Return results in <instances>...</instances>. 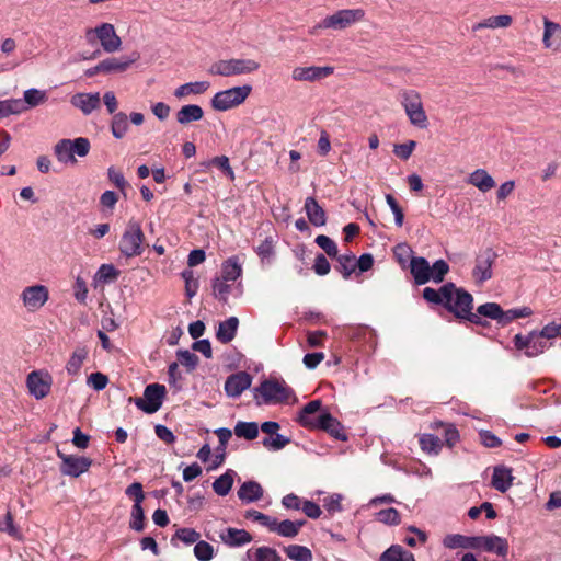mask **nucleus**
<instances>
[{"label":"nucleus","instance_id":"nucleus-30","mask_svg":"<svg viewBox=\"0 0 561 561\" xmlns=\"http://www.w3.org/2000/svg\"><path fill=\"white\" fill-rule=\"evenodd\" d=\"M239 320L237 317H230L220 322L216 332L217 340L224 344L231 342L237 334Z\"/></svg>","mask_w":561,"mask_h":561},{"label":"nucleus","instance_id":"nucleus-53","mask_svg":"<svg viewBox=\"0 0 561 561\" xmlns=\"http://www.w3.org/2000/svg\"><path fill=\"white\" fill-rule=\"evenodd\" d=\"M262 444L268 450L276 451V450L283 449L286 445H288L289 438H287L286 436H284L282 434H278V432H277L273 436L263 438Z\"/></svg>","mask_w":561,"mask_h":561},{"label":"nucleus","instance_id":"nucleus-51","mask_svg":"<svg viewBox=\"0 0 561 561\" xmlns=\"http://www.w3.org/2000/svg\"><path fill=\"white\" fill-rule=\"evenodd\" d=\"M375 518L387 526H397L401 523L400 513L393 507L377 512Z\"/></svg>","mask_w":561,"mask_h":561},{"label":"nucleus","instance_id":"nucleus-60","mask_svg":"<svg viewBox=\"0 0 561 561\" xmlns=\"http://www.w3.org/2000/svg\"><path fill=\"white\" fill-rule=\"evenodd\" d=\"M416 147V141L409 140L404 144L394 145L393 153L401 160H408Z\"/></svg>","mask_w":561,"mask_h":561},{"label":"nucleus","instance_id":"nucleus-26","mask_svg":"<svg viewBox=\"0 0 561 561\" xmlns=\"http://www.w3.org/2000/svg\"><path fill=\"white\" fill-rule=\"evenodd\" d=\"M210 88L209 81H194L179 85L173 95L179 99H187L192 95L204 94Z\"/></svg>","mask_w":561,"mask_h":561},{"label":"nucleus","instance_id":"nucleus-6","mask_svg":"<svg viewBox=\"0 0 561 561\" xmlns=\"http://www.w3.org/2000/svg\"><path fill=\"white\" fill-rule=\"evenodd\" d=\"M260 64L254 59L232 58L219 60L211 65L209 72L216 76L231 77L255 72Z\"/></svg>","mask_w":561,"mask_h":561},{"label":"nucleus","instance_id":"nucleus-44","mask_svg":"<svg viewBox=\"0 0 561 561\" xmlns=\"http://www.w3.org/2000/svg\"><path fill=\"white\" fill-rule=\"evenodd\" d=\"M25 112V105L21 99H8L0 101V118L18 115Z\"/></svg>","mask_w":561,"mask_h":561},{"label":"nucleus","instance_id":"nucleus-55","mask_svg":"<svg viewBox=\"0 0 561 561\" xmlns=\"http://www.w3.org/2000/svg\"><path fill=\"white\" fill-rule=\"evenodd\" d=\"M255 252L263 263H270L272 257L274 256L273 240L271 238H266L256 247Z\"/></svg>","mask_w":561,"mask_h":561},{"label":"nucleus","instance_id":"nucleus-64","mask_svg":"<svg viewBox=\"0 0 561 561\" xmlns=\"http://www.w3.org/2000/svg\"><path fill=\"white\" fill-rule=\"evenodd\" d=\"M108 180L122 192L127 187V181L125 180L123 173L117 170L115 167H110L107 169Z\"/></svg>","mask_w":561,"mask_h":561},{"label":"nucleus","instance_id":"nucleus-14","mask_svg":"<svg viewBox=\"0 0 561 561\" xmlns=\"http://www.w3.org/2000/svg\"><path fill=\"white\" fill-rule=\"evenodd\" d=\"M497 254L490 248L479 252L474 261L472 277L477 284H483L493 276L492 266Z\"/></svg>","mask_w":561,"mask_h":561},{"label":"nucleus","instance_id":"nucleus-16","mask_svg":"<svg viewBox=\"0 0 561 561\" xmlns=\"http://www.w3.org/2000/svg\"><path fill=\"white\" fill-rule=\"evenodd\" d=\"M334 72L331 66H309L296 67L293 69L291 78L294 81L316 82L328 78Z\"/></svg>","mask_w":561,"mask_h":561},{"label":"nucleus","instance_id":"nucleus-46","mask_svg":"<svg viewBox=\"0 0 561 561\" xmlns=\"http://www.w3.org/2000/svg\"><path fill=\"white\" fill-rule=\"evenodd\" d=\"M421 449L428 455H438L442 449L440 439L433 434H422L419 438Z\"/></svg>","mask_w":561,"mask_h":561},{"label":"nucleus","instance_id":"nucleus-5","mask_svg":"<svg viewBox=\"0 0 561 561\" xmlns=\"http://www.w3.org/2000/svg\"><path fill=\"white\" fill-rule=\"evenodd\" d=\"M90 141L85 137L75 139H60L54 146V154L64 164H76V156L84 158L90 152Z\"/></svg>","mask_w":561,"mask_h":561},{"label":"nucleus","instance_id":"nucleus-34","mask_svg":"<svg viewBox=\"0 0 561 561\" xmlns=\"http://www.w3.org/2000/svg\"><path fill=\"white\" fill-rule=\"evenodd\" d=\"M242 274V266L237 256H231L226 260L221 265V278L238 283L237 279Z\"/></svg>","mask_w":561,"mask_h":561},{"label":"nucleus","instance_id":"nucleus-50","mask_svg":"<svg viewBox=\"0 0 561 561\" xmlns=\"http://www.w3.org/2000/svg\"><path fill=\"white\" fill-rule=\"evenodd\" d=\"M287 557L294 561H311L312 552L309 548L299 545H290L285 548Z\"/></svg>","mask_w":561,"mask_h":561},{"label":"nucleus","instance_id":"nucleus-7","mask_svg":"<svg viewBox=\"0 0 561 561\" xmlns=\"http://www.w3.org/2000/svg\"><path fill=\"white\" fill-rule=\"evenodd\" d=\"M145 236L141 226L136 220H129L119 241V251L126 257L138 256L142 253Z\"/></svg>","mask_w":561,"mask_h":561},{"label":"nucleus","instance_id":"nucleus-12","mask_svg":"<svg viewBox=\"0 0 561 561\" xmlns=\"http://www.w3.org/2000/svg\"><path fill=\"white\" fill-rule=\"evenodd\" d=\"M53 386V377L45 369L31 371L26 377V387L32 397L36 400L46 398Z\"/></svg>","mask_w":561,"mask_h":561},{"label":"nucleus","instance_id":"nucleus-18","mask_svg":"<svg viewBox=\"0 0 561 561\" xmlns=\"http://www.w3.org/2000/svg\"><path fill=\"white\" fill-rule=\"evenodd\" d=\"M478 549L495 553L500 557H506L508 553V542L505 538L496 535L478 536Z\"/></svg>","mask_w":561,"mask_h":561},{"label":"nucleus","instance_id":"nucleus-31","mask_svg":"<svg viewBox=\"0 0 561 561\" xmlns=\"http://www.w3.org/2000/svg\"><path fill=\"white\" fill-rule=\"evenodd\" d=\"M238 496L244 503L256 502L262 499L263 489L255 481H247L238 490Z\"/></svg>","mask_w":561,"mask_h":561},{"label":"nucleus","instance_id":"nucleus-37","mask_svg":"<svg viewBox=\"0 0 561 561\" xmlns=\"http://www.w3.org/2000/svg\"><path fill=\"white\" fill-rule=\"evenodd\" d=\"M236 471L228 469L224 474L213 482V490L219 496L227 495L233 485Z\"/></svg>","mask_w":561,"mask_h":561},{"label":"nucleus","instance_id":"nucleus-9","mask_svg":"<svg viewBox=\"0 0 561 561\" xmlns=\"http://www.w3.org/2000/svg\"><path fill=\"white\" fill-rule=\"evenodd\" d=\"M85 38L89 43H93L94 38H98L103 50L108 54L118 51L122 47V39L111 23H102L94 28H88Z\"/></svg>","mask_w":561,"mask_h":561},{"label":"nucleus","instance_id":"nucleus-39","mask_svg":"<svg viewBox=\"0 0 561 561\" xmlns=\"http://www.w3.org/2000/svg\"><path fill=\"white\" fill-rule=\"evenodd\" d=\"M529 351L527 357H536L542 354L546 350L551 347V342L546 341L541 337L537 331H533L528 334Z\"/></svg>","mask_w":561,"mask_h":561},{"label":"nucleus","instance_id":"nucleus-36","mask_svg":"<svg viewBox=\"0 0 561 561\" xmlns=\"http://www.w3.org/2000/svg\"><path fill=\"white\" fill-rule=\"evenodd\" d=\"M380 561H415L413 553L400 545H392L380 556Z\"/></svg>","mask_w":561,"mask_h":561},{"label":"nucleus","instance_id":"nucleus-63","mask_svg":"<svg viewBox=\"0 0 561 561\" xmlns=\"http://www.w3.org/2000/svg\"><path fill=\"white\" fill-rule=\"evenodd\" d=\"M175 537L186 545L196 543L201 535L193 528H181L175 533Z\"/></svg>","mask_w":561,"mask_h":561},{"label":"nucleus","instance_id":"nucleus-32","mask_svg":"<svg viewBox=\"0 0 561 561\" xmlns=\"http://www.w3.org/2000/svg\"><path fill=\"white\" fill-rule=\"evenodd\" d=\"M204 116L203 108L197 104H187L182 106L176 113V121L181 125H187L201 121Z\"/></svg>","mask_w":561,"mask_h":561},{"label":"nucleus","instance_id":"nucleus-27","mask_svg":"<svg viewBox=\"0 0 561 561\" xmlns=\"http://www.w3.org/2000/svg\"><path fill=\"white\" fill-rule=\"evenodd\" d=\"M305 211L309 221L316 227H322L327 222L324 209L313 197H307L305 201Z\"/></svg>","mask_w":561,"mask_h":561},{"label":"nucleus","instance_id":"nucleus-56","mask_svg":"<svg viewBox=\"0 0 561 561\" xmlns=\"http://www.w3.org/2000/svg\"><path fill=\"white\" fill-rule=\"evenodd\" d=\"M448 271V264L444 260H437L432 266H430L431 280L435 283L443 282Z\"/></svg>","mask_w":561,"mask_h":561},{"label":"nucleus","instance_id":"nucleus-13","mask_svg":"<svg viewBox=\"0 0 561 561\" xmlns=\"http://www.w3.org/2000/svg\"><path fill=\"white\" fill-rule=\"evenodd\" d=\"M20 298L28 312H36L48 301L49 290L41 284L27 286L21 291Z\"/></svg>","mask_w":561,"mask_h":561},{"label":"nucleus","instance_id":"nucleus-24","mask_svg":"<svg viewBox=\"0 0 561 561\" xmlns=\"http://www.w3.org/2000/svg\"><path fill=\"white\" fill-rule=\"evenodd\" d=\"M219 537L229 547H241L252 541V536L247 530L232 527L221 530Z\"/></svg>","mask_w":561,"mask_h":561},{"label":"nucleus","instance_id":"nucleus-41","mask_svg":"<svg viewBox=\"0 0 561 561\" xmlns=\"http://www.w3.org/2000/svg\"><path fill=\"white\" fill-rule=\"evenodd\" d=\"M88 357V351L85 347H77L71 354L67 365L66 370L69 375L76 376L79 374L83 362Z\"/></svg>","mask_w":561,"mask_h":561},{"label":"nucleus","instance_id":"nucleus-58","mask_svg":"<svg viewBox=\"0 0 561 561\" xmlns=\"http://www.w3.org/2000/svg\"><path fill=\"white\" fill-rule=\"evenodd\" d=\"M245 517L249 519H252L254 522H257L260 525L266 527L270 531L272 529V526L274 525V517H271L268 515H265L259 511L255 510H249L245 513Z\"/></svg>","mask_w":561,"mask_h":561},{"label":"nucleus","instance_id":"nucleus-8","mask_svg":"<svg viewBox=\"0 0 561 561\" xmlns=\"http://www.w3.org/2000/svg\"><path fill=\"white\" fill-rule=\"evenodd\" d=\"M252 87L244 84L217 92L211 99V106L216 111L225 112L242 104L250 95Z\"/></svg>","mask_w":561,"mask_h":561},{"label":"nucleus","instance_id":"nucleus-48","mask_svg":"<svg viewBox=\"0 0 561 561\" xmlns=\"http://www.w3.org/2000/svg\"><path fill=\"white\" fill-rule=\"evenodd\" d=\"M234 434L238 437L253 440L259 435V425L255 422H238L234 426Z\"/></svg>","mask_w":561,"mask_h":561},{"label":"nucleus","instance_id":"nucleus-10","mask_svg":"<svg viewBox=\"0 0 561 561\" xmlns=\"http://www.w3.org/2000/svg\"><path fill=\"white\" fill-rule=\"evenodd\" d=\"M365 19V11L357 9H342L324 18V26L328 30L343 31Z\"/></svg>","mask_w":561,"mask_h":561},{"label":"nucleus","instance_id":"nucleus-45","mask_svg":"<svg viewBox=\"0 0 561 561\" xmlns=\"http://www.w3.org/2000/svg\"><path fill=\"white\" fill-rule=\"evenodd\" d=\"M25 112V105L21 99H8L0 101V118L18 115Z\"/></svg>","mask_w":561,"mask_h":561},{"label":"nucleus","instance_id":"nucleus-42","mask_svg":"<svg viewBox=\"0 0 561 561\" xmlns=\"http://www.w3.org/2000/svg\"><path fill=\"white\" fill-rule=\"evenodd\" d=\"M22 103L25 105V111L32 107H36L47 101V94L43 90L35 88L25 90L23 93Z\"/></svg>","mask_w":561,"mask_h":561},{"label":"nucleus","instance_id":"nucleus-61","mask_svg":"<svg viewBox=\"0 0 561 561\" xmlns=\"http://www.w3.org/2000/svg\"><path fill=\"white\" fill-rule=\"evenodd\" d=\"M108 383V378L102 373H92L88 379L87 385L95 391L103 390Z\"/></svg>","mask_w":561,"mask_h":561},{"label":"nucleus","instance_id":"nucleus-20","mask_svg":"<svg viewBox=\"0 0 561 561\" xmlns=\"http://www.w3.org/2000/svg\"><path fill=\"white\" fill-rule=\"evenodd\" d=\"M542 45L546 49L559 50L561 47V25L543 18Z\"/></svg>","mask_w":561,"mask_h":561},{"label":"nucleus","instance_id":"nucleus-3","mask_svg":"<svg viewBox=\"0 0 561 561\" xmlns=\"http://www.w3.org/2000/svg\"><path fill=\"white\" fill-rule=\"evenodd\" d=\"M399 100L410 124L420 129L426 128L428 118L420 92L414 89H403L399 92Z\"/></svg>","mask_w":561,"mask_h":561},{"label":"nucleus","instance_id":"nucleus-52","mask_svg":"<svg viewBox=\"0 0 561 561\" xmlns=\"http://www.w3.org/2000/svg\"><path fill=\"white\" fill-rule=\"evenodd\" d=\"M533 314V310L529 307L514 308L506 311H502L501 325H507L512 321L519 318H527Z\"/></svg>","mask_w":561,"mask_h":561},{"label":"nucleus","instance_id":"nucleus-38","mask_svg":"<svg viewBox=\"0 0 561 561\" xmlns=\"http://www.w3.org/2000/svg\"><path fill=\"white\" fill-rule=\"evenodd\" d=\"M247 558L250 561H282L280 556L275 549L265 546L249 549L247 551Z\"/></svg>","mask_w":561,"mask_h":561},{"label":"nucleus","instance_id":"nucleus-25","mask_svg":"<svg viewBox=\"0 0 561 561\" xmlns=\"http://www.w3.org/2000/svg\"><path fill=\"white\" fill-rule=\"evenodd\" d=\"M512 469L497 466L493 469L491 485L501 493H505L513 484Z\"/></svg>","mask_w":561,"mask_h":561},{"label":"nucleus","instance_id":"nucleus-17","mask_svg":"<svg viewBox=\"0 0 561 561\" xmlns=\"http://www.w3.org/2000/svg\"><path fill=\"white\" fill-rule=\"evenodd\" d=\"M213 294L217 299L226 302L231 296L234 298L241 297L243 286L241 282L233 283L221 277H216L213 282Z\"/></svg>","mask_w":561,"mask_h":561},{"label":"nucleus","instance_id":"nucleus-11","mask_svg":"<svg viewBox=\"0 0 561 561\" xmlns=\"http://www.w3.org/2000/svg\"><path fill=\"white\" fill-rule=\"evenodd\" d=\"M165 393L167 389L163 385L151 383L145 388L144 396L135 398L134 402L141 411L152 414L161 408Z\"/></svg>","mask_w":561,"mask_h":561},{"label":"nucleus","instance_id":"nucleus-40","mask_svg":"<svg viewBox=\"0 0 561 561\" xmlns=\"http://www.w3.org/2000/svg\"><path fill=\"white\" fill-rule=\"evenodd\" d=\"M129 129L128 116L124 112H117L113 115L111 122V131L116 139L125 137Z\"/></svg>","mask_w":561,"mask_h":561},{"label":"nucleus","instance_id":"nucleus-4","mask_svg":"<svg viewBox=\"0 0 561 561\" xmlns=\"http://www.w3.org/2000/svg\"><path fill=\"white\" fill-rule=\"evenodd\" d=\"M291 396L293 390L284 380L267 379L254 388V400L257 405L283 403Z\"/></svg>","mask_w":561,"mask_h":561},{"label":"nucleus","instance_id":"nucleus-47","mask_svg":"<svg viewBox=\"0 0 561 561\" xmlns=\"http://www.w3.org/2000/svg\"><path fill=\"white\" fill-rule=\"evenodd\" d=\"M119 272L113 264H102L95 273L94 280L99 284H108L118 277Z\"/></svg>","mask_w":561,"mask_h":561},{"label":"nucleus","instance_id":"nucleus-33","mask_svg":"<svg viewBox=\"0 0 561 561\" xmlns=\"http://www.w3.org/2000/svg\"><path fill=\"white\" fill-rule=\"evenodd\" d=\"M304 524L305 520L293 522L289 519H285L278 523L277 519L275 518L271 531L277 533L282 537L294 538L295 536H297Z\"/></svg>","mask_w":561,"mask_h":561},{"label":"nucleus","instance_id":"nucleus-49","mask_svg":"<svg viewBox=\"0 0 561 561\" xmlns=\"http://www.w3.org/2000/svg\"><path fill=\"white\" fill-rule=\"evenodd\" d=\"M503 309L496 302H486L480 305L477 309V313L480 318L485 317L492 320H496L499 324H501Z\"/></svg>","mask_w":561,"mask_h":561},{"label":"nucleus","instance_id":"nucleus-35","mask_svg":"<svg viewBox=\"0 0 561 561\" xmlns=\"http://www.w3.org/2000/svg\"><path fill=\"white\" fill-rule=\"evenodd\" d=\"M513 22V19L511 15L503 14V15H495L484 19L483 21L474 24L472 26L473 31H479L482 28H506L508 27Z\"/></svg>","mask_w":561,"mask_h":561},{"label":"nucleus","instance_id":"nucleus-2","mask_svg":"<svg viewBox=\"0 0 561 561\" xmlns=\"http://www.w3.org/2000/svg\"><path fill=\"white\" fill-rule=\"evenodd\" d=\"M451 289L446 294L444 307L451 312L455 317L462 320H468L474 324L484 325L482 319L472 312L473 298L472 295L462 288L456 287L451 283Z\"/></svg>","mask_w":561,"mask_h":561},{"label":"nucleus","instance_id":"nucleus-19","mask_svg":"<svg viewBox=\"0 0 561 561\" xmlns=\"http://www.w3.org/2000/svg\"><path fill=\"white\" fill-rule=\"evenodd\" d=\"M251 383L252 377L245 371H240L227 378L225 391L228 397L238 398L244 390L250 388Z\"/></svg>","mask_w":561,"mask_h":561},{"label":"nucleus","instance_id":"nucleus-43","mask_svg":"<svg viewBox=\"0 0 561 561\" xmlns=\"http://www.w3.org/2000/svg\"><path fill=\"white\" fill-rule=\"evenodd\" d=\"M451 288V283L443 285L439 289L426 287L423 289V298L428 302L444 306L446 294Z\"/></svg>","mask_w":561,"mask_h":561},{"label":"nucleus","instance_id":"nucleus-22","mask_svg":"<svg viewBox=\"0 0 561 561\" xmlns=\"http://www.w3.org/2000/svg\"><path fill=\"white\" fill-rule=\"evenodd\" d=\"M138 59V55L134 54L130 57H110L103 59V73L104 75H115L123 73L129 69V67Z\"/></svg>","mask_w":561,"mask_h":561},{"label":"nucleus","instance_id":"nucleus-1","mask_svg":"<svg viewBox=\"0 0 561 561\" xmlns=\"http://www.w3.org/2000/svg\"><path fill=\"white\" fill-rule=\"evenodd\" d=\"M320 408V400H313L307 403L298 414L297 421L299 424L310 430L325 431L334 438L345 442L347 439V435L337 419L332 416L329 412L321 413L317 417L313 416Z\"/></svg>","mask_w":561,"mask_h":561},{"label":"nucleus","instance_id":"nucleus-59","mask_svg":"<svg viewBox=\"0 0 561 561\" xmlns=\"http://www.w3.org/2000/svg\"><path fill=\"white\" fill-rule=\"evenodd\" d=\"M316 243L331 257H335L337 255V247L335 242L324 236L320 234L316 238Z\"/></svg>","mask_w":561,"mask_h":561},{"label":"nucleus","instance_id":"nucleus-28","mask_svg":"<svg viewBox=\"0 0 561 561\" xmlns=\"http://www.w3.org/2000/svg\"><path fill=\"white\" fill-rule=\"evenodd\" d=\"M410 268L417 285H423L431 280L430 264L426 259L421 256L412 257Z\"/></svg>","mask_w":561,"mask_h":561},{"label":"nucleus","instance_id":"nucleus-54","mask_svg":"<svg viewBox=\"0 0 561 561\" xmlns=\"http://www.w3.org/2000/svg\"><path fill=\"white\" fill-rule=\"evenodd\" d=\"M194 556L199 561H209L214 557V548L210 543L198 540L194 547Z\"/></svg>","mask_w":561,"mask_h":561},{"label":"nucleus","instance_id":"nucleus-23","mask_svg":"<svg viewBox=\"0 0 561 561\" xmlns=\"http://www.w3.org/2000/svg\"><path fill=\"white\" fill-rule=\"evenodd\" d=\"M466 182L478 188L481 193H486L496 185L495 180L485 169H476L469 173Z\"/></svg>","mask_w":561,"mask_h":561},{"label":"nucleus","instance_id":"nucleus-57","mask_svg":"<svg viewBox=\"0 0 561 561\" xmlns=\"http://www.w3.org/2000/svg\"><path fill=\"white\" fill-rule=\"evenodd\" d=\"M129 526L136 531H141L145 527V513L141 505L134 504L131 508V518Z\"/></svg>","mask_w":561,"mask_h":561},{"label":"nucleus","instance_id":"nucleus-21","mask_svg":"<svg viewBox=\"0 0 561 561\" xmlns=\"http://www.w3.org/2000/svg\"><path fill=\"white\" fill-rule=\"evenodd\" d=\"M70 103L73 107L80 110L84 115H90L100 107V93H76L71 96Z\"/></svg>","mask_w":561,"mask_h":561},{"label":"nucleus","instance_id":"nucleus-62","mask_svg":"<svg viewBox=\"0 0 561 561\" xmlns=\"http://www.w3.org/2000/svg\"><path fill=\"white\" fill-rule=\"evenodd\" d=\"M176 356L181 365L187 367L190 370L194 369L198 363L197 356L188 350H180Z\"/></svg>","mask_w":561,"mask_h":561},{"label":"nucleus","instance_id":"nucleus-15","mask_svg":"<svg viewBox=\"0 0 561 561\" xmlns=\"http://www.w3.org/2000/svg\"><path fill=\"white\" fill-rule=\"evenodd\" d=\"M61 460L60 471L65 476L77 478L87 472L92 465V460L84 456L67 455L58 450Z\"/></svg>","mask_w":561,"mask_h":561},{"label":"nucleus","instance_id":"nucleus-29","mask_svg":"<svg viewBox=\"0 0 561 561\" xmlns=\"http://www.w3.org/2000/svg\"><path fill=\"white\" fill-rule=\"evenodd\" d=\"M443 543L448 549H478V536H463L459 534L447 535Z\"/></svg>","mask_w":561,"mask_h":561}]
</instances>
